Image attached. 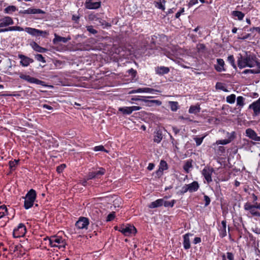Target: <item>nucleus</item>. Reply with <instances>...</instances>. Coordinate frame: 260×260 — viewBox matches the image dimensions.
I'll return each mask as SVG.
<instances>
[{"label": "nucleus", "instance_id": "1", "mask_svg": "<svg viewBox=\"0 0 260 260\" xmlns=\"http://www.w3.org/2000/svg\"><path fill=\"white\" fill-rule=\"evenodd\" d=\"M238 66L242 69L246 67L252 68L255 66L256 58L254 56L246 55L243 57L241 55L238 58Z\"/></svg>", "mask_w": 260, "mask_h": 260}, {"label": "nucleus", "instance_id": "2", "mask_svg": "<svg viewBox=\"0 0 260 260\" xmlns=\"http://www.w3.org/2000/svg\"><path fill=\"white\" fill-rule=\"evenodd\" d=\"M36 192L32 189H30L26 194L24 199V206L26 209H28L32 206L36 200Z\"/></svg>", "mask_w": 260, "mask_h": 260}, {"label": "nucleus", "instance_id": "3", "mask_svg": "<svg viewBox=\"0 0 260 260\" xmlns=\"http://www.w3.org/2000/svg\"><path fill=\"white\" fill-rule=\"evenodd\" d=\"M49 244L52 247H57L59 248H64L66 243L62 238L58 236H52L49 239Z\"/></svg>", "mask_w": 260, "mask_h": 260}, {"label": "nucleus", "instance_id": "4", "mask_svg": "<svg viewBox=\"0 0 260 260\" xmlns=\"http://www.w3.org/2000/svg\"><path fill=\"white\" fill-rule=\"evenodd\" d=\"M244 208L245 210L249 211L252 215L260 217V213L256 210V209L260 210V204L256 203L252 205L249 203H246L244 206Z\"/></svg>", "mask_w": 260, "mask_h": 260}, {"label": "nucleus", "instance_id": "5", "mask_svg": "<svg viewBox=\"0 0 260 260\" xmlns=\"http://www.w3.org/2000/svg\"><path fill=\"white\" fill-rule=\"evenodd\" d=\"M23 30H25L29 35L35 37H45L48 35V32L47 31H43L31 27H25L24 29H23Z\"/></svg>", "mask_w": 260, "mask_h": 260}, {"label": "nucleus", "instance_id": "6", "mask_svg": "<svg viewBox=\"0 0 260 260\" xmlns=\"http://www.w3.org/2000/svg\"><path fill=\"white\" fill-rule=\"evenodd\" d=\"M118 230L125 236H129L131 234H135L137 232L136 229L134 226L129 224L127 225H122Z\"/></svg>", "mask_w": 260, "mask_h": 260}, {"label": "nucleus", "instance_id": "7", "mask_svg": "<svg viewBox=\"0 0 260 260\" xmlns=\"http://www.w3.org/2000/svg\"><path fill=\"white\" fill-rule=\"evenodd\" d=\"M89 220L87 218L80 217L76 223V226L78 229H87Z\"/></svg>", "mask_w": 260, "mask_h": 260}, {"label": "nucleus", "instance_id": "8", "mask_svg": "<svg viewBox=\"0 0 260 260\" xmlns=\"http://www.w3.org/2000/svg\"><path fill=\"white\" fill-rule=\"evenodd\" d=\"M199 187L198 183L193 181L191 183L186 184L182 187V192L185 193L187 191L193 192L197 191Z\"/></svg>", "mask_w": 260, "mask_h": 260}, {"label": "nucleus", "instance_id": "9", "mask_svg": "<svg viewBox=\"0 0 260 260\" xmlns=\"http://www.w3.org/2000/svg\"><path fill=\"white\" fill-rule=\"evenodd\" d=\"M26 232V229L24 225L20 223L17 228L13 231V236L15 238H18L23 236Z\"/></svg>", "mask_w": 260, "mask_h": 260}, {"label": "nucleus", "instance_id": "10", "mask_svg": "<svg viewBox=\"0 0 260 260\" xmlns=\"http://www.w3.org/2000/svg\"><path fill=\"white\" fill-rule=\"evenodd\" d=\"M214 169L210 167H205L203 170L202 174L208 183H210L212 181V175Z\"/></svg>", "mask_w": 260, "mask_h": 260}, {"label": "nucleus", "instance_id": "11", "mask_svg": "<svg viewBox=\"0 0 260 260\" xmlns=\"http://www.w3.org/2000/svg\"><path fill=\"white\" fill-rule=\"evenodd\" d=\"M141 109V107L134 106L132 107H120L119 108L118 110L123 114L129 115L131 114L133 111H138Z\"/></svg>", "mask_w": 260, "mask_h": 260}, {"label": "nucleus", "instance_id": "12", "mask_svg": "<svg viewBox=\"0 0 260 260\" xmlns=\"http://www.w3.org/2000/svg\"><path fill=\"white\" fill-rule=\"evenodd\" d=\"M228 139L225 140H221L217 141L215 144L216 145H226L230 143L235 138V133L234 132L231 133H228Z\"/></svg>", "mask_w": 260, "mask_h": 260}, {"label": "nucleus", "instance_id": "13", "mask_svg": "<svg viewBox=\"0 0 260 260\" xmlns=\"http://www.w3.org/2000/svg\"><path fill=\"white\" fill-rule=\"evenodd\" d=\"M105 170L101 168L100 169V170L98 171L89 172L87 176V180L99 178L101 176L103 175L105 173Z\"/></svg>", "mask_w": 260, "mask_h": 260}, {"label": "nucleus", "instance_id": "14", "mask_svg": "<svg viewBox=\"0 0 260 260\" xmlns=\"http://www.w3.org/2000/svg\"><path fill=\"white\" fill-rule=\"evenodd\" d=\"M20 78L23 80L27 81V82L31 83H36L39 85H43V81L39 80L35 78L32 77L29 75H26L24 74H21Z\"/></svg>", "mask_w": 260, "mask_h": 260}, {"label": "nucleus", "instance_id": "15", "mask_svg": "<svg viewBox=\"0 0 260 260\" xmlns=\"http://www.w3.org/2000/svg\"><path fill=\"white\" fill-rule=\"evenodd\" d=\"M13 24L14 21L10 16H5L0 19V28L7 27Z\"/></svg>", "mask_w": 260, "mask_h": 260}, {"label": "nucleus", "instance_id": "16", "mask_svg": "<svg viewBox=\"0 0 260 260\" xmlns=\"http://www.w3.org/2000/svg\"><path fill=\"white\" fill-rule=\"evenodd\" d=\"M249 108L253 110L254 115H258L260 113V98L250 104Z\"/></svg>", "mask_w": 260, "mask_h": 260}, {"label": "nucleus", "instance_id": "17", "mask_svg": "<svg viewBox=\"0 0 260 260\" xmlns=\"http://www.w3.org/2000/svg\"><path fill=\"white\" fill-rule=\"evenodd\" d=\"M18 57L20 59V63L23 67H27L30 63L34 61L32 58L22 54H19Z\"/></svg>", "mask_w": 260, "mask_h": 260}, {"label": "nucleus", "instance_id": "18", "mask_svg": "<svg viewBox=\"0 0 260 260\" xmlns=\"http://www.w3.org/2000/svg\"><path fill=\"white\" fill-rule=\"evenodd\" d=\"M155 92H160V91L153 89V88H151L144 87V88H139L136 90H133L132 91L130 92V93H136L145 92V93H153Z\"/></svg>", "mask_w": 260, "mask_h": 260}, {"label": "nucleus", "instance_id": "19", "mask_svg": "<svg viewBox=\"0 0 260 260\" xmlns=\"http://www.w3.org/2000/svg\"><path fill=\"white\" fill-rule=\"evenodd\" d=\"M19 13L22 14H45V12L40 9L28 8L25 10L20 11Z\"/></svg>", "mask_w": 260, "mask_h": 260}, {"label": "nucleus", "instance_id": "20", "mask_svg": "<svg viewBox=\"0 0 260 260\" xmlns=\"http://www.w3.org/2000/svg\"><path fill=\"white\" fill-rule=\"evenodd\" d=\"M246 136L249 138L256 141H260V137L258 136L256 133L252 129L248 128L246 130Z\"/></svg>", "mask_w": 260, "mask_h": 260}, {"label": "nucleus", "instance_id": "21", "mask_svg": "<svg viewBox=\"0 0 260 260\" xmlns=\"http://www.w3.org/2000/svg\"><path fill=\"white\" fill-rule=\"evenodd\" d=\"M85 7L88 9H95L100 7V2H92V0H86L85 4Z\"/></svg>", "mask_w": 260, "mask_h": 260}, {"label": "nucleus", "instance_id": "22", "mask_svg": "<svg viewBox=\"0 0 260 260\" xmlns=\"http://www.w3.org/2000/svg\"><path fill=\"white\" fill-rule=\"evenodd\" d=\"M71 38L70 36H68L67 38L60 37L56 34H54V38L53 40V43L54 44H56L59 42H62L66 43L68 41L70 40Z\"/></svg>", "mask_w": 260, "mask_h": 260}, {"label": "nucleus", "instance_id": "23", "mask_svg": "<svg viewBox=\"0 0 260 260\" xmlns=\"http://www.w3.org/2000/svg\"><path fill=\"white\" fill-rule=\"evenodd\" d=\"M161 104V102L159 100H148L146 99L144 105L147 107H152L154 105L160 106Z\"/></svg>", "mask_w": 260, "mask_h": 260}, {"label": "nucleus", "instance_id": "24", "mask_svg": "<svg viewBox=\"0 0 260 260\" xmlns=\"http://www.w3.org/2000/svg\"><path fill=\"white\" fill-rule=\"evenodd\" d=\"M192 236V234L190 233L186 234L183 236V247L185 249H188L190 247V240L189 237Z\"/></svg>", "mask_w": 260, "mask_h": 260}, {"label": "nucleus", "instance_id": "25", "mask_svg": "<svg viewBox=\"0 0 260 260\" xmlns=\"http://www.w3.org/2000/svg\"><path fill=\"white\" fill-rule=\"evenodd\" d=\"M168 169L167 163L165 161L161 160L160 162L159 169L156 171L157 175H161L164 170Z\"/></svg>", "mask_w": 260, "mask_h": 260}, {"label": "nucleus", "instance_id": "26", "mask_svg": "<svg viewBox=\"0 0 260 260\" xmlns=\"http://www.w3.org/2000/svg\"><path fill=\"white\" fill-rule=\"evenodd\" d=\"M23 30V28L20 26H10L8 28H1L0 29V32H3L8 31H21Z\"/></svg>", "mask_w": 260, "mask_h": 260}, {"label": "nucleus", "instance_id": "27", "mask_svg": "<svg viewBox=\"0 0 260 260\" xmlns=\"http://www.w3.org/2000/svg\"><path fill=\"white\" fill-rule=\"evenodd\" d=\"M164 203V199H158L153 202H151L148 206L150 208H154L161 206Z\"/></svg>", "mask_w": 260, "mask_h": 260}, {"label": "nucleus", "instance_id": "28", "mask_svg": "<svg viewBox=\"0 0 260 260\" xmlns=\"http://www.w3.org/2000/svg\"><path fill=\"white\" fill-rule=\"evenodd\" d=\"M32 48L34 50H35L37 52H40V53H43L47 51V49L42 47L40 46L36 42H34L31 44Z\"/></svg>", "mask_w": 260, "mask_h": 260}, {"label": "nucleus", "instance_id": "29", "mask_svg": "<svg viewBox=\"0 0 260 260\" xmlns=\"http://www.w3.org/2000/svg\"><path fill=\"white\" fill-rule=\"evenodd\" d=\"M226 221L222 220L221 221V227L219 230V235L222 238L224 237L226 235Z\"/></svg>", "mask_w": 260, "mask_h": 260}, {"label": "nucleus", "instance_id": "30", "mask_svg": "<svg viewBox=\"0 0 260 260\" xmlns=\"http://www.w3.org/2000/svg\"><path fill=\"white\" fill-rule=\"evenodd\" d=\"M170 69L168 67H159L156 68V72L158 74L164 75L169 72Z\"/></svg>", "mask_w": 260, "mask_h": 260}, {"label": "nucleus", "instance_id": "31", "mask_svg": "<svg viewBox=\"0 0 260 260\" xmlns=\"http://www.w3.org/2000/svg\"><path fill=\"white\" fill-rule=\"evenodd\" d=\"M162 139V133L160 131H157L155 132L153 141L157 143H159L160 142Z\"/></svg>", "mask_w": 260, "mask_h": 260}, {"label": "nucleus", "instance_id": "32", "mask_svg": "<svg viewBox=\"0 0 260 260\" xmlns=\"http://www.w3.org/2000/svg\"><path fill=\"white\" fill-rule=\"evenodd\" d=\"M217 62L218 64L215 67L216 70L218 72L224 71L223 66L224 62L222 59H217Z\"/></svg>", "mask_w": 260, "mask_h": 260}, {"label": "nucleus", "instance_id": "33", "mask_svg": "<svg viewBox=\"0 0 260 260\" xmlns=\"http://www.w3.org/2000/svg\"><path fill=\"white\" fill-rule=\"evenodd\" d=\"M192 167V160H188L185 163L183 166V169L186 173H188L189 172V169Z\"/></svg>", "mask_w": 260, "mask_h": 260}, {"label": "nucleus", "instance_id": "34", "mask_svg": "<svg viewBox=\"0 0 260 260\" xmlns=\"http://www.w3.org/2000/svg\"><path fill=\"white\" fill-rule=\"evenodd\" d=\"M232 15L234 16L237 17L239 20H241L243 19L245 15L241 11H234L232 12Z\"/></svg>", "mask_w": 260, "mask_h": 260}, {"label": "nucleus", "instance_id": "35", "mask_svg": "<svg viewBox=\"0 0 260 260\" xmlns=\"http://www.w3.org/2000/svg\"><path fill=\"white\" fill-rule=\"evenodd\" d=\"M200 111V107L199 105L192 106L189 109L190 113L197 114Z\"/></svg>", "mask_w": 260, "mask_h": 260}, {"label": "nucleus", "instance_id": "36", "mask_svg": "<svg viewBox=\"0 0 260 260\" xmlns=\"http://www.w3.org/2000/svg\"><path fill=\"white\" fill-rule=\"evenodd\" d=\"M165 3V0H158V1L155 3V7L159 9L164 10L165 9L164 6Z\"/></svg>", "mask_w": 260, "mask_h": 260}, {"label": "nucleus", "instance_id": "37", "mask_svg": "<svg viewBox=\"0 0 260 260\" xmlns=\"http://www.w3.org/2000/svg\"><path fill=\"white\" fill-rule=\"evenodd\" d=\"M88 18L91 21H98L100 23H101V25H103L105 24V21H101V20L98 18L94 14H90L88 16Z\"/></svg>", "mask_w": 260, "mask_h": 260}, {"label": "nucleus", "instance_id": "38", "mask_svg": "<svg viewBox=\"0 0 260 260\" xmlns=\"http://www.w3.org/2000/svg\"><path fill=\"white\" fill-rule=\"evenodd\" d=\"M16 10V8L14 6H10L6 8L4 10V12L6 13H11L15 12Z\"/></svg>", "mask_w": 260, "mask_h": 260}, {"label": "nucleus", "instance_id": "39", "mask_svg": "<svg viewBox=\"0 0 260 260\" xmlns=\"http://www.w3.org/2000/svg\"><path fill=\"white\" fill-rule=\"evenodd\" d=\"M236 100V95L234 94H231L226 97V102L230 104L235 103Z\"/></svg>", "mask_w": 260, "mask_h": 260}, {"label": "nucleus", "instance_id": "40", "mask_svg": "<svg viewBox=\"0 0 260 260\" xmlns=\"http://www.w3.org/2000/svg\"><path fill=\"white\" fill-rule=\"evenodd\" d=\"M228 61H229V62L231 64V65L234 69H236L237 67H236V65L235 63V59H234L233 55L229 56L228 57Z\"/></svg>", "mask_w": 260, "mask_h": 260}, {"label": "nucleus", "instance_id": "41", "mask_svg": "<svg viewBox=\"0 0 260 260\" xmlns=\"http://www.w3.org/2000/svg\"><path fill=\"white\" fill-rule=\"evenodd\" d=\"M244 99L243 96H238L237 99V105L242 107L244 105Z\"/></svg>", "mask_w": 260, "mask_h": 260}, {"label": "nucleus", "instance_id": "42", "mask_svg": "<svg viewBox=\"0 0 260 260\" xmlns=\"http://www.w3.org/2000/svg\"><path fill=\"white\" fill-rule=\"evenodd\" d=\"M7 211V209L5 206H2L0 207V218L5 216Z\"/></svg>", "mask_w": 260, "mask_h": 260}, {"label": "nucleus", "instance_id": "43", "mask_svg": "<svg viewBox=\"0 0 260 260\" xmlns=\"http://www.w3.org/2000/svg\"><path fill=\"white\" fill-rule=\"evenodd\" d=\"M175 203V200H172L171 201H165L164 199V203H163V205L165 206V207H172L173 206H174V203Z\"/></svg>", "mask_w": 260, "mask_h": 260}, {"label": "nucleus", "instance_id": "44", "mask_svg": "<svg viewBox=\"0 0 260 260\" xmlns=\"http://www.w3.org/2000/svg\"><path fill=\"white\" fill-rule=\"evenodd\" d=\"M170 105L172 111H175L178 109V103L176 102H170Z\"/></svg>", "mask_w": 260, "mask_h": 260}, {"label": "nucleus", "instance_id": "45", "mask_svg": "<svg viewBox=\"0 0 260 260\" xmlns=\"http://www.w3.org/2000/svg\"><path fill=\"white\" fill-rule=\"evenodd\" d=\"M19 160L15 159L13 161H10L9 162V166L11 169L14 170L15 169V167L18 165L19 162Z\"/></svg>", "mask_w": 260, "mask_h": 260}, {"label": "nucleus", "instance_id": "46", "mask_svg": "<svg viewBox=\"0 0 260 260\" xmlns=\"http://www.w3.org/2000/svg\"><path fill=\"white\" fill-rule=\"evenodd\" d=\"M35 58L39 61H41L43 63L46 62V60H45L44 57L41 54H38L36 55Z\"/></svg>", "mask_w": 260, "mask_h": 260}, {"label": "nucleus", "instance_id": "47", "mask_svg": "<svg viewBox=\"0 0 260 260\" xmlns=\"http://www.w3.org/2000/svg\"><path fill=\"white\" fill-rule=\"evenodd\" d=\"M115 212H111L108 215L107 219H106V221L108 222V221H110L113 220L114 218H115Z\"/></svg>", "mask_w": 260, "mask_h": 260}, {"label": "nucleus", "instance_id": "48", "mask_svg": "<svg viewBox=\"0 0 260 260\" xmlns=\"http://www.w3.org/2000/svg\"><path fill=\"white\" fill-rule=\"evenodd\" d=\"M243 74H246L248 73H251V74H258L259 72L256 71V70H251V69H247L244 70L243 72Z\"/></svg>", "mask_w": 260, "mask_h": 260}, {"label": "nucleus", "instance_id": "49", "mask_svg": "<svg viewBox=\"0 0 260 260\" xmlns=\"http://www.w3.org/2000/svg\"><path fill=\"white\" fill-rule=\"evenodd\" d=\"M94 150L95 151H105L106 152H108V151H107L106 150H105L104 149V147L102 145H100V146H95L94 148Z\"/></svg>", "mask_w": 260, "mask_h": 260}, {"label": "nucleus", "instance_id": "50", "mask_svg": "<svg viewBox=\"0 0 260 260\" xmlns=\"http://www.w3.org/2000/svg\"><path fill=\"white\" fill-rule=\"evenodd\" d=\"M87 30L90 33L92 34H95L97 33V31L93 29L92 26H86Z\"/></svg>", "mask_w": 260, "mask_h": 260}, {"label": "nucleus", "instance_id": "51", "mask_svg": "<svg viewBox=\"0 0 260 260\" xmlns=\"http://www.w3.org/2000/svg\"><path fill=\"white\" fill-rule=\"evenodd\" d=\"M204 137L202 138H194V139L196 142V144L197 146L200 145L203 140Z\"/></svg>", "mask_w": 260, "mask_h": 260}, {"label": "nucleus", "instance_id": "52", "mask_svg": "<svg viewBox=\"0 0 260 260\" xmlns=\"http://www.w3.org/2000/svg\"><path fill=\"white\" fill-rule=\"evenodd\" d=\"M80 18V15H72V20L74 21L75 22L78 23V20H79Z\"/></svg>", "mask_w": 260, "mask_h": 260}, {"label": "nucleus", "instance_id": "53", "mask_svg": "<svg viewBox=\"0 0 260 260\" xmlns=\"http://www.w3.org/2000/svg\"><path fill=\"white\" fill-rule=\"evenodd\" d=\"M66 167V165L64 164H62L60 166L57 167L56 170L58 173H60L62 171V170Z\"/></svg>", "mask_w": 260, "mask_h": 260}, {"label": "nucleus", "instance_id": "54", "mask_svg": "<svg viewBox=\"0 0 260 260\" xmlns=\"http://www.w3.org/2000/svg\"><path fill=\"white\" fill-rule=\"evenodd\" d=\"M204 200L205 201V206H207L210 203V199L208 196L205 195L204 196Z\"/></svg>", "mask_w": 260, "mask_h": 260}, {"label": "nucleus", "instance_id": "55", "mask_svg": "<svg viewBox=\"0 0 260 260\" xmlns=\"http://www.w3.org/2000/svg\"><path fill=\"white\" fill-rule=\"evenodd\" d=\"M226 254H227V258L229 260H234V255L232 252H227Z\"/></svg>", "mask_w": 260, "mask_h": 260}, {"label": "nucleus", "instance_id": "56", "mask_svg": "<svg viewBox=\"0 0 260 260\" xmlns=\"http://www.w3.org/2000/svg\"><path fill=\"white\" fill-rule=\"evenodd\" d=\"M184 8H182L181 10L179 11V12H178L176 14V18H178L180 17V15L181 13H182L183 12H184Z\"/></svg>", "mask_w": 260, "mask_h": 260}, {"label": "nucleus", "instance_id": "57", "mask_svg": "<svg viewBox=\"0 0 260 260\" xmlns=\"http://www.w3.org/2000/svg\"><path fill=\"white\" fill-rule=\"evenodd\" d=\"M133 100L136 101H142V102L145 103V101H146V99L145 98H137L133 99Z\"/></svg>", "mask_w": 260, "mask_h": 260}, {"label": "nucleus", "instance_id": "58", "mask_svg": "<svg viewBox=\"0 0 260 260\" xmlns=\"http://www.w3.org/2000/svg\"><path fill=\"white\" fill-rule=\"evenodd\" d=\"M198 3V0H190L188 5L189 6H192Z\"/></svg>", "mask_w": 260, "mask_h": 260}, {"label": "nucleus", "instance_id": "59", "mask_svg": "<svg viewBox=\"0 0 260 260\" xmlns=\"http://www.w3.org/2000/svg\"><path fill=\"white\" fill-rule=\"evenodd\" d=\"M42 107L44 108H45V109H47L49 110H51L53 109V108L49 106V105H46V104H44L42 105Z\"/></svg>", "mask_w": 260, "mask_h": 260}, {"label": "nucleus", "instance_id": "60", "mask_svg": "<svg viewBox=\"0 0 260 260\" xmlns=\"http://www.w3.org/2000/svg\"><path fill=\"white\" fill-rule=\"evenodd\" d=\"M201 239L200 238H199V237H196L194 239L193 243H194V244H196L197 243H199L201 242Z\"/></svg>", "mask_w": 260, "mask_h": 260}, {"label": "nucleus", "instance_id": "61", "mask_svg": "<svg viewBox=\"0 0 260 260\" xmlns=\"http://www.w3.org/2000/svg\"><path fill=\"white\" fill-rule=\"evenodd\" d=\"M154 167V165L152 163H150L147 167L148 170H152L153 169Z\"/></svg>", "mask_w": 260, "mask_h": 260}, {"label": "nucleus", "instance_id": "62", "mask_svg": "<svg viewBox=\"0 0 260 260\" xmlns=\"http://www.w3.org/2000/svg\"><path fill=\"white\" fill-rule=\"evenodd\" d=\"M255 66H256L258 68V69L256 70V71L259 72V73H260V62H257L256 61V63L255 64Z\"/></svg>", "mask_w": 260, "mask_h": 260}, {"label": "nucleus", "instance_id": "63", "mask_svg": "<svg viewBox=\"0 0 260 260\" xmlns=\"http://www.w3.org/2000/svg\"><path fill=\"white\" fill-rule=\"evenodd\" d=\"M128 72H129V73L132 74L133 75H135V74H136V71H135V70H134V69H130V70H128Z\"/></svg>", "mask_w": 260, "mask_h": 260}, {"label": "nucleus", "instance_id": "64", "mask_svg": "<svg viewBox=\"0 0 260 260\" xmlns=\"http://www.w3.org/2000/svg\"><path fill=\"white\" fill-rule=\"evenodd\" d=\"M173 131L175 134H177L179 132V129L177 127H173Z\"/></svg>", "mask_w": 260, "mask_h": 260}]
</instances>
